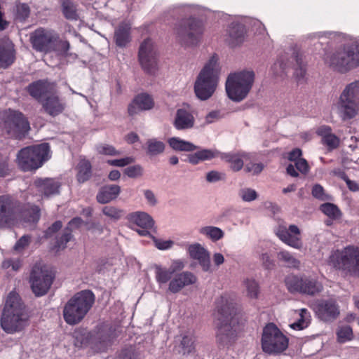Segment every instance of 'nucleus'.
Returning a JSON list of instances; mask_svg holds the SVG:
<instances>
[{
    "label": "nucleus",
    "mask_w": 359,
    "mask_h": 359,
    "mask_svg": "<svg viewBox=\"0 0 359 359\" xmlns=\"http://www.w3.org/2000/svg\"><path fill=\"white\" fill-rule=\"evenodd\" d=\"M216 316L217 344L226 346L232 343L236 338V325L239 320V311L237 305L232 299L222 297L217 303Z\"/></svg>",
    "instance_id": "obj_1"
},
{
    "label": "nucleus",
    "mask_w": 359,
    "mask_h": 359,
    "mask_svg": "<svg viewBox=\"0 0 359 359\" xmlns=\"http://www.w3.org/2000/svg\"><path fill=\"white\" fill-rule=\"evenodd\" d=\"M39 218L38 206L22 209L20 203L11 196H0V229L11 228L22 222L36 223Z\"/></svg>",
    "instance_id": "obj_2"
},
{
    "label": "nucleus",
    "mask_w": 359,
    "mask_h": 359,
    "mask_svg": "<svg viewBox=\"0 0 359 359\" xmlns=\"http://www.w3.org/2000/svg\"><path fill=\"white\" fill-rule=\"evenodd\" d=\"M29 314L19 295L11 292L1 318V326L8 334L24 330L29 325Z\"/></svg>",
    "instance_id": "obj_3"
},
{
    "label": "nucleus",
    "mask_w": 359,
    "mask_h": 359,
    "mask_svg": "<svg viewBox=\"0 0 359 359\" xmlns=\"http://www.w3.org/2000/svg\"><path fill=\"white\" fill-rule=\"evenodd\" d=\"M323 60L326 65L342 73L359 67V39L351 40L326 53Z\"/></svg>",
    "instance_id": "obj_4"
},
{
    "label": "nucleus",
    "mask_w": 359,
    "mask_h": 359,
    "mask_svg": "<svg viewBox=\"0 0 359 359\" xmlns=\"http://www.w3.org/2000/svg\"><path fill=\"white\" fill-rule=\"evenodd\" d=\"M219 65L216 56H212L198 74L195 83L194 92L201 100H207L214 93L219 80Z\"/></svg>",
    "instance_id": "obj_5"
},
{
    "label": "nucleus",
    "mask_w": 359,
    "mask_h": 359,
    "mask_svg": "<svg viewBox=\"0 0 359 359\" xmlns=\"http://www.w3.org/2000/svg\"><path fill=\"white\" fill-rule=\"evenodd\" d=\"M95 302V295L90 290L76 293L65 304L63 318L71 325L79 323L88 313Z\"/></svg>",
    "instance_id": "obj_6"
},
{
    "label": "nucleus",
    "mask_w": 359,
    "mask_h": 359,
    "mask_svg": "<svg viewBox=\"0 0 359 359\" xmlns=\"http://www.w3.org/2000/svg\"><path fill=\"white\" fill-rule=\"evenodd\" d=\"M50 157V147L47 143L26 147L16 155L15 162L23 172H32L41 168Z\"/></svg>",
    "instance_id": "obj_7"
},
{
    "label": "nucleus",
    "mask_w": 359,
    "mask_h": 359,
    "mask_svg": "<svg viewBox=\"0 0 359 359\" xmlns=\"http://www.w3.org/2000/svg\"><path fill=\"white\" fill-rule=\"evenodd\" d=\"M255 80V74L252 70H243L230 74L226 79L225 88L228 97L236 102L245 100Z\"/></svg>",
    "instance_id": "obj_8"
},
{
    "label": "nucleus",
    "mask_w": 359,
    "mask_h": 359,
    "mask_svg": "<svg viewBox=\"0 0 359 359\" xmlns=\"http://www.w3.org/2000/svg\"><path fill=\"white\" fill-rule=\"evenodd\" d=\"M203 33L202 22L195 18L183 19L174 27L177 41L184 47L196 46Z\"/></svg>",
    "instance_id": "obj_9"
},
{
    "label": "nucleus",
    "mask_w": 359,
    "mask_h": 359,
    "mask_svg": "<svg viewBox=\"0 0 359 359\" xmlns=\"http://www.w3.org/2000/svg\"><path fill=\"white\" fill-rule=\"evenodd\" d=\"M328 264L336 269L359 276V248L348 246L341 250L332 251Z\"/></svg>",
    "instance_id": "obj_10"
},
{
    "label": "nucleus",
    "mask_w": 359,
    "mask_h": 359,
    "mask_svg": "<svg viewBox=\"0 0 359 359\" xmlns=\"http://www.w3.org/2000/svg\"><path fill=\"white\" fill-rule=\"evenodd\" d=\"M262 348L269 354H278L288 346V339L273 323L266 325L262 332Z\"/></svg>",
    "instance_id": "obj_11"
},
{
    "label": "nucleus",
    "mask_w": 359,
    "mask_h": 359,
    "mask_svg": "<svg viewBox=\"0 0 359 359\" xmlns=\"http://www.w3.org/2000/svg\"><path fill=\"white\" fill-rule=\"evenodd\" d=\"M1 127L10 137L20 138L29 130V123L21 112L9 109L2 114Z\"/></svg>",
    "instance_id": "obj_12"
},
{
    "label": "nucleus",
    "mask_w": 359,
    "mask_h": 359,
    "mask_svg": "<svg viewBox=\"0 0 359 359\" xmlns=\"http://www.w3.org/2000/svg\"><path fill=\"white\" fill-rule=\"evenodd\" d=\"M53 279L54 277L50 271L41 264H36L32 269L29 280L35 296L42 297L47 294Z\"/></svg>",
    "instance_id": "obj_13"
},
{
    "label": "nucleus",
    "mask_w": 359,
    "mask_h": 359,
    "mask_svg": "<svg viewBox=\"0 0 359 359\" xmlns=\"http://www.w3.org/2000/svg\"><path fill=\"white\" fill-rule=\"evenodd\" d=\"M285 283L287 290L291 292L314 296L323 290L322 283L311 278H299L294 275H289L286 277Z\"/></svg>",
    "instance_id": "obj_14"
},
{
    "label": "nucleus",
    "mask_w": 359,
    "mask_h": 359,
    "mask_svg": "<svg viewBox=\"0 0 359 359\" xmlns=\"http://www.w3.org/2000/svg\"><path fill=\"white\" fill-rule=\"evenodd\" d=\"M138 59L142 69L149 74H154L158 66V52L151 39H144L140 46Z\"/></svg>",
    "instance_id": "obj_15"
},
{
    "label": "nucleus",
    "mask_w": 359,
    "mask_h": 359,
    "mask_svg": "<svg viewBox=\"0 0 359 359\" xmlns=\"http://www.w3.org/2000/svg\"><path fill=\"white\" fill-rule=\"evenodd\" d=\"M59 39L57 33L52 30L39 28L31 34L30 41L33 48L40 52L49 53L53 45Z\"/></svg>",
    "instance_id": "obj_16"
},
{
    "label": "nucleus",
    "mask_w": 359,
    "mask_h": 359,
    "mask_svg": "<svg viewBox=\"0 0 359 359\" xmlns=\"http://www.w3.org/2000/svg\"><path fill=\"white\" fill-rule=\"evenodd\" d=\"M276 234L281 241L294 249L299 250L303 246L301 231L294 224H291L288 227L279 225L276 230Z\"/></svg>",
    "instance_id": "obj_17"
},
{
    "label": "nucleus",
    "mask_w": 359,
    "mask_h": 359,
    "mask_svg": "<svg viewBox=\"0 0 359 359\" xmlns=\"http://www.w3.org/2000/svg\"><path fill=\"white\" fill-rule=\"evenodd\" d=\"M316 314L323 322H333L340 315L339 306L334 299L321 300L316 304Z\"/></svg>",
    "instance_id": "obj_18"
},
{
    "label": "nucleus",
    "mask_w": 359,
    "mask_h": 359,
    "mask_svg": "<svg viewBox=\"0 0 359 359\" xmlns=\"http://www.w3.org/2000/svg\"><path fill=\"white\" fill-rule=\"evenodd\" d=\"M27 91L32 97L42 102L48 95L56 93V84L47 80H39L30 83Z\"/></svg>",
    "instance_id": "obj_19"
},
{
    "label": "nucleus",
    "mask_w": 359,
    "mask_h": 359,
    "mask_svg": "<svg viewBox=\"0 0 359 359\" xmlns=\"http://www.w3.org/2000/svg\"><path fill=\"white\" fill-rule=\"evenodd\" d=\"M188 253L191 258L198 262L203 271L212 272L210 257L209 252L200 243L190 244L187 248Z\"/></svg>",
    "instance_id": "obj_20"
},
{
    "label": "nucleus",
    "mask_w": 359,
    "mask_h": 359,
    "mask_svg": "<svg viewBox=\"0 0 359 359\" xmlns=\"http://www.w3.org/2000/svg\"><path fill=\"white\" fill-rule=\"evenodd\" d=\"M197 277L190 271H183L176 274L168 283V290L172 293H178L183 288L195 284Z\"/></svg>",
    "instance_id": "obj_21"
},
{
    "label": "nucleus",
    "mask_w": 359,
    "mask_h": 359,
    "mask_svg": "<svg viewBox=\"0 0 359 359\" xmlns=\"http://www.w3.org/2000/svg\"><path fill=\"white\" fill-rule=\"evenodd\" d=\"M337 107L338 114L344 121L354 118L359 111V102L348 100L345 95H340Z\"/></svg>",
    "instance_id": "obj_22"
},
{
    "label": "nucleus",
    "mask_w": 359,
    "mask_h": 359,
    "mask_svg": "<svg viewBox=\"0 0 359 359\" xmlns=\"http://www.w3.org/2000/svg\"><path fill=\"white\" fill-rule=\"evenodd\" d=\"M154 107V101L153 97L147 93H140L128 105V111L130 116H133L141 111L150 110Z\"/></svg>",
    "instance_id": "obj_23"
},
{
    "label": "nucleus",
    "mask_w": 359,
    "mask_h": 359,
    "mask_svg": "<svg viewBox=\"0 0 359 359\" xmlns=\"http://www.w3.org/2000/svg\"><path fill=\"white\" fill-rule=\"evenodd\" d=\"M172 124L178 130H189L194 126L195 118L189 110L180 108L176 111Z\"/></svg>",
    "instance_id": "obj_24"
},
{
    "label": "nucleus",
    "mask_w": 359,
    "mask_h": 359,
    "mask_svg": "<svg viewBox=\"0 0 359 359\" xmlns=\"http://www.w3.org/2000/svg\"><path fill=\"white\" fill-rule=\"evenodd\" d=\"M42 106L47 114L55 116L61 114L65 110V103L55 93L48 95L42 100Z\"/></svg>",
    "instance_id": "obj_25"
},
{
    "label": "nucleus",
    "mask_w": 359,
    "mask_h": 359,
    "mask_svg": "<svg viewBox=\"0 0 359 359\" xmlns=\"http://www.w3.org/2000/svg\"><path fill=\"white\" fill-rule=\"evenodd\" d=\"M245 36V27L238 23H231L226 31V41L231 46L241 44Z\"/></svg>",
    "instance_id": "obj_26"
},
{
    "label": "nucleus",
    "mask_w": 359,
    "mask_h": 359,
    "mask_svg": "<svg viewBox=\"0 0 359 359\" xmlns=\"http://www.w3.org/2000/svg\"><path fill=\"white\" fill-rule=\"evenodd\" d=\"M220 151L217 149H202L187 156V161L192 165H197L200 162L210 161L219 157Z\"/></svg>",
    "instance_id": "obj_27"
},
{
    "label": "nucleus",
    "mask_w": 359,
    "mask_h": 359,
    "mask_svg": "<svg viewBox=\"0 0 359 359\" xmlns=\"http://www.w3.org/2000/svg\"><path fill=\"white\" fill-rule=\"evenodd\" d=\"M35 184L46 196L57 194L60 187V182L52 178L38 179Z\"/></svg>",
    "instance_id": "obj_28"
},
{
    "label": "nucleus",
    "mask_w": 359,
    "mask_h": 359,
    "mask_svg": "<svg viewBox=\"0 0 359 359\" xmlns=\"http://www.w3.org/2000/svg\"><path fill=\"white\" fill-rule=\"evenodd\" d=\"M316 133L321 137L323 144L327 147L330 150H332L339 146V140L332 133V129L330 126H320L317 129Z\"/></svg>",
    "instance_id": "obj_29"
},
{
    "label": "nucleus",
    "mask_w": 359,
    "mask_h": 359,
    "mask_svg": "<svg viewBox=\"0 0 359 359\" xmlns=\"http://www.w3.org/2000/svg\"><path fill=\"white\" fill-rule=\"evenodd\" d=\"M120 192L121 187L118 185L104 186L98 191L96 198L98 203L105 204L116 198Z\"/></svg>",
    "instance_id": "obj_30"
},
{
    "label": "nucleus",
    "mask_w": 359,
    "mask_h": 359,
    "mask_svg": "<svg viewBox=\"0 0 359 359\" xmlns=\"http://www.w3.org/2000/svg\"><path fill=\"white\" fill-rule=\"evenodd\" d=\"M129 221L142 229H151L154 225L152 217L144 212H135L128 215Z\"/></svg>",
    "instance_id": "obj_31"
},
{
    "label": "nucleus",
    "mask_w": 359,
    "mask_h": 359,
    "mask_svg": "<svg viewBox=\"0 0 359 359\" xmlns=\"http://www.w3.org/2000/svg\"><path fill=\"white\" fill-rule=\"evenodd\" d=\"M245 157L244 153H221L219 158L229 163L232 170L237 172L243 167V158Z\"/></svg>",
    "instance_id": "obj_32"
},
{
    "label": "nucleus",
    "mask_w": 359,
    "mask_h": 359,
    "mask_svg": "<svg viewBox=\"0 0 359 359\" xmlns=\"http://www.w3.org/2000/svg\"><path fill=\"white\" fill-rule=\"evenodd\" d=\"M130 27L128 24H121L116 29L114 39L116 43L119 47H124L130 41Z\"/></svg>",
    "instance_id": "obj_33"
},
{
    "label": "nucleus",
    "mask_w": 359,
    "mask_h": 359,
    "mask_svg": "<svg viewBox=\"0 0 359 359\" xmlns=\"http://www.w3.org/2000/svg\"><path fill=\"white\" fill-rule=\"evenodd\" d=\"M195 337L192 332H188L183 334L178 346V353L182 355H187L192 353L195 349Z\"/></svg>",
    "instance_id": "obj_34"
},
{
    "label": "nucleus",
    "mask_w": 359,
    "mask_h": 359,
    "mask_svg": "<svg viewBox=\"0 0 359 359\" xmlns=\"http://www.w3.org/2000/svg\"><path fill=\"white\" fill-rule=\"evenodd\" d=\"M62 13L65 18L69 20H76L79 18L77 5L73 0H60Z\"/></svg>",
    "instance_id": "obj_35"
},
{
    "label": "nucleus",
    "mask_w": 359,
    "mask_h": 359,
    "mask_svg": "<svg viewBox=\"0 0 359 359\" xmlns=\"http://www.w3.org/2000/svg\"><path fill=\"white\" fill-rule=\"evenodd\" d=\"M168 142L172 149L178 151H193L197 149V146L193 143L180 137H171Z\"/></svg>",
    "instance_id": "obj_36"
},
{
    "label": "nucleus",
    "mask_w": 359,
    "mask_h": 359,
    "mask_svg": "<svg viewBox=\"0 0 359 359\" xmlns=\"http://www.w3.org/2000/svg\"><path fill=\"white\" fill-rule=\"evenodd\" d=\"M77 180L80 183H83L88 180L92 175L91 164L86 159H81L79 162L77 167Z\"/></svg>",
    "instance_id": "obj_37"
},
{
    "label": "nucleus",
    "mask_w": 359,
    "mask_h": 359,
    "mask_svg": "<svg viewBox=\"0 0 359 359\" xmlns=\"http://www.w3.org/2000/svg\"><path fill=\"white\" fill-rule=\"evenodd\" d=\"M15 60L13 48L10 46H0V68L6 69Z\"/></svg>",
    "instance_id": "obj_38"
},
{
    "label": "nucleus",
    "mask_w": 359,
    "mask_h": 359,
    "mask_svg": "<svg viewBox=\"0 0 359 359\" xmlns=\"http://www.w3.org/2000/svg\"><path fill=\"white\" fill-rule=\"evenodd\" d=\"M198 231L201 235L205 236L213 242L218 241L224 236V232L223 230L214 226L201 227Z\"/></svg>",
    "instance_id": "obj_39"
},
{
    "label": "nucleus",
    "mask_w": 359,
    "mask_h": 359,
    "mask_svg": "<svg viewBox=\"0 0 359 359\" xmlns=\"http://www.w3.org/2000/svg\"><path fill=\"white\" fill-rule=\"evenodd\" d=\"M154 268L155 278L158 285L168 283L172 278L173 273L169 269L158 264H155Z\"/></svg>",
    "instance_id": "obj_40"
},
{
    "label": "nucleus",
    "mask_w": 359,
    "mask_h": 359,
    "mask_svg": "<svg viewBox=\"0 0 359 359\" xmlns=\"http://www.w3.org/2000/svg\"><path fill=\"white\" fill-rule=\"evenodd\" d=\"M306 74V65L302 55H296L293 76L297 82H303Z\"/></svg>",
    "instance_id": "obj_41"
},
{
    "label": "nucleus",
    "mask_w": 359,
    "mask_h": 359,
    "mask_svg": "<svg viewBox=\"0 0 359 359\" xmlns=\"http://www.w3.org/2000/svg\"><path fill=\"white\" fill-rule=\"evenodd\" d=\"M337 341L344 344L353 340L354 334L351 326L345 325L339 326L336 331Z\"/></svg>",
    "instance_id": "obj_42"
},
{
    "label": "nucleus",
    "mask_w": 359,
    "mask_h": 359,
    "mask_svg": "<svg viewBox=\"0 0 359 359\" xmlns=\"http://www.w3.org/2000/svg\"><path fill=\"white\" fill-rule=\"evenodd\" d=\"M299 319L292 323L290 327L297 330H301L308 327L311 320V315L306 309H301L299 311Z\"/></svg>",
    "instance_id": "obj_43"
},
{
    "label": "nucleus",
    "mask_w": 359,
    "mask_h": 359,
    "mask_svg": "<svg viewBox=\"0 0 359 359\" xmlns=\"http://www.w3.org/2000/svg\"><path fill=\"white\" fill-rule=\"evenodd\" d=\"M278 261L284 263L285 266L290 268H297L299 266V261L296 259L291 252L282 250L277 253Z\"/></svg>",
    "instance_id": "obj_44"
},
{
    "label": "nucleus",
    "mask_w": 359,
    "mask_h": 359,
    "mask_svg": "<svg viewBox=\"0 0 359 359\" xmlns=\"http://www.w3.org/2000/svg\"><path fill=\"white\" fill-rule=\"evenodd\" d=\"M341 95L348 100L359 102V81H354L346 86Z\"/></svg>",
    "instance_id": "obj_45"
},
{
    "label": "nucleus",
    "mask_w": 359,
    "mask_h": 359,
    "mask_svg": "<svg viewBox=\"0 0 359 359\" xmlns=\"http://www.w3.org/2000/svg\"><path fill=\"white\" fill-rule=\"evenodd\" d=\"M244 285L248 297L252 299H257L259 294V286L258 283L254 279H246L244 281Z\"/></svg>",
    "instance_id": "obj_46"
},
{
    "label": "nucleus",
    "mask_w": 359,
    "mask_h": 359,
    "mask_svg": "<svg viewBox=\"0 0 359 359\" xmlns=\"http://www.w3.org/2000/svg\"><path fill=\"white\" fill-rule=\"evenodd\" d=\"M147 153L150 155H157L165 149V144L156 139H150L147 142Z\"/></svg>",
    "instance_id": "obj_47"
},
{
    "label": "nucleus",
    "mask_w": 359,
    "mask_h": 359,
    "mask_svg": "<svg viewBox=\"0 0 359 359\" xmlns=\"http://www.w3.org/2000/svg\"><path fill=\"white\" fill-rule=\"evenodd\" d=\"M13 165L7 155L0 154V177H5L12 172Z\"/></svg>",
    "instance_id": "obj_48"
},
{
    "label": "nucleus",
    "mask_w": 359,
    "mask_h": 359,
    "mask_svg": "<svg viewBox=\"0 0 359 359\" xmlns=\"http://www.w3.org/2000/svg\"><path fill=\"white\" fill-rule=\"evenodd\" d=\"M102 211L105 216L114 221L120 219L124 214L123 210L111 205L103 207Z\"/></svg>",
    "instance_id": "obj_49"
},
{
    "label": "nucleus",
    "mask_w": 359,
    "mask_h": 359,
    "mask_svg": "<svg viewBox=\"0 0 359 359\" xmlns=\"http://www.w3.org/2000/svg\"><path fill=\"white\" fill-rule=\"evenodd\" d=\"M53 45H55L53 50L58 55L64 57H66L69 55V50L70 48V44L69 41L57 39L55 43H53Z\"/></svg>",
    "instance_id": "obj_50"
},
{
    "label": "nucleus",
    "mask_w": 359,
    "mask_h": 359,
    "mask_svg": "<svg viewBox=\"0 0 359 359\" xmlns=\"http://www.w3.org/2000/svg\"><path fill=\"white\" fill-rule=\"evenodd\" d=\"M30 14L29 6L25 3H20L16 5L15 18L20 22L25 21Z\"/></svg>",
    "instance_id": "obj_51"
},
{
    "label": "nucleus",
    "mask_w": 359,
    "mask_h": 359,
    "mask_svg": "<svg viewBox=\"0 0 359 359\" xmlns=\"http://www.w3.org/2000/svg\"><path fill=\"white\" fill-rule=\"evenodd\" d=\"M321 211L330 217L336 219L340 216L339 208L332 203H325L320 206Z\"/></svg>",
    "instance_id": "obj_52"
},
{
    "label": "nucleus",
    "mask_w": 359,
    "mask_h": 359,
    "mask_svg": "<svg viewBox=\"0 0 359 359\" xmlns=\"http://www.w3.org/2000/svg\"><path fill=\"white\" fill-rule=\"evenodd\" d=\"M97 151L100 154L107 156H118L121 152L116 150L114 147L107 144H100L96 147Z\"/></svg>",
    "instance_id": "obj_53"
},
{
    "label": "nucleus",
    "mask_w": 359,
    "mask_h": 359,
    "mask_svg": "<svg viewBox=\"0 0 359 359\" xmlns=\"http://www.w3.org/2000/svg\"><path fill=\"white\" fill-rule=\"evenodd\" d=\"M72 230L69 229V227H67L65 229L63 234L57 241L55 248L57 250L65 248L67 243L72 239Z\"/></svg>",
    "instance_id": "obj_54"
},
{
    "label": "nucleus",
    "mask_w": 359,
    "mask_h": 359,
    "mask_svg": "<svg viewBox=\"0 0 359 359\" xmlns=\"http://www.w3.org/2000/svg\"><path fill=\"white\" fill-rule=\"evenodd\" d=\"M239 196L245 202L255 201L257 198V191L250 188H243L239 191Z\"/></svg>",
    "instance_id": "obj_55"
},
{
    "label": "nucleus",
    "mask_w": 359,
    "mask_h": 359,
    "mask_svg": "<svg viewBox=\"0 0 359 359\" xmlns=\"http://www.w3.org/2000/svg\"><path fill=\"white\" fill-rule=\"evenodd\" d=\"M259 259L263 267L266 269H271L275 266L274 261L268 252H262L259 255Z\"/></svg>",
    "instance_id": "obj_56"
},
{
    "label": "nucleus",
    "mask_w": 359,
    "mask_h": 359,
    "mask_svg": "<svg viewBox=\"0 0 359 359\" xmlns=\"http://www.w3.org/2000/svg\"><path fill=\"white\" fill-rule=\"evenodd\" d=\"M132 157H126L120 159L108 160L107 163L112 166L124 167L134 162Z\"/></svg>",
    "instance_id": "obj_57"
},
{
    "label": "nucleus",
    "mask_w": 359,
    "mask_h": 359,
    "mask_svg": "<svg viewBox=\"0 0 359 359\" xmlns=\"http://www.w3.org/2000/svg\"><path fill=\"white\" fill-rule=\"evenodd\" d=\"M2 267L6 269L11 268L13 271H17L21 267V262L18 259H8L3 262Z\"/></svg>",
    "instance_id": "obj_58"
},
{
    "label": "nucleus",
    "mask_w": 359,
    "mask_h": 359,
    "mask_svg": "<svg viewBox=\"0 0 359 359\" xmlns=\"http://www.w3.org/2000/svg\"><path fill=\"white\" fill-rule=\"evenodd\" d=\"M125 174L131 178L140 177L142 175V168L139 165L128 167L125 170Z\"/></svg>",
    "instance_id": "obj_59"
},
{
    "label": "nucleus",
    "mask_w": 359,
    "mask_h": 359,
    "mask_svg": "<svg viewBox=\"0 0 359 359\" xmlns=\"http://www.w3.org/2000/svg\"><path fill=\"white\" fill-rule=\"evenodd\" d=\"M225 175L217 170H212L206 174V180L210 183L217 182L224 180Z\"/></svg>",
    "instance_id": "obj_60"
},
{
    "label": "nucleus",
    "mask_w": 359,
    "mask_h": 359,
    "mask_svg": "<svg viewBox=\"0 0 359 359\" xmlns=\"http://www.w3.org/2000/svg\"><path fill=\"white\" fill-rule=\"evenodd\" d=\"M155 246L161 250H168L171 248L174 242L171 240H162L154 238Z\"/></svg>",
    "instance_id": "obj_61"
},
{
    "label": "nucleus",
    "mask_w": 359,
    "mask_h": 359,
    "mask_svg": "<svg viewBox=\"0 0 359 359\" xmlns=\"http://www.w3.org/2000/svg\"><path fill=\"white\" fill-rule=\"evenodd\" d=\"M264 169L262 163H249L245 165V170L252 175H257Z\"/></svg>",
    "instance_id": "obj_62"
},
{
    "label": "nucleus",
    "mask_w": 359,
    "mask_h": 359,
    "mask_svg": "<svg viewBox=\"0 0 359 359\" xmlns=\"http://www.w3.org/2000/svg\"><path fill=\"white\" fill-rule=\"evenodd\" d=\"M30 242V236H22L15 243L14 246V249L15 250L20 251L24 249L26 246L29 245Z\"/></svg>",
    "instance_id": "obj_63"
},
{
    "label": "nucleus",
    "mask_w": 359,
    "mask_h": 359,
    "mask_svg": "<svg viewBox=\"0 0 359 359\" xmlns=\"http://www.w3.org/2000/svg\"><path fill=\"white\" fill-rule=\"evenodd\" d=\"M295 167L300 172L303 174L308 173L309 167L307 161L304 158H299L295 162Z\"/></svg>",
    "instance_id": "obj_64"
}]
</instances>
